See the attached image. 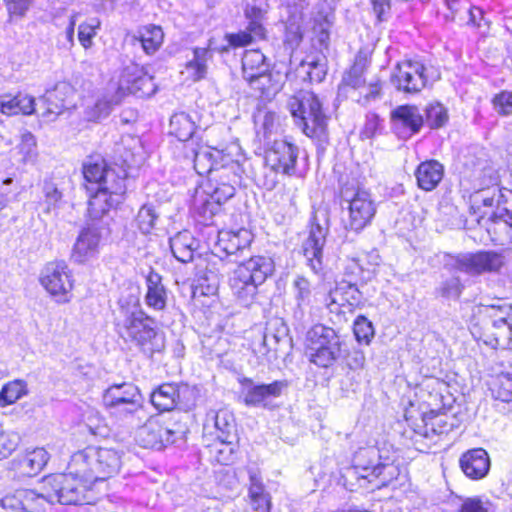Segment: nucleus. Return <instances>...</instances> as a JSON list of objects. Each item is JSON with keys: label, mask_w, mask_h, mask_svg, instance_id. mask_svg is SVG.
Listing matches in <instances>:
<instances>
[{"label": "nucleus", "mask_w": 512, "mask_h": 512, "mask_svg": "<svg viewBox=\"0 0 512 512\" xmlns=\"http://www.w3.org/2000/svg\"><path fill=\"white\" fill-rule=\"evenodd\" d=\"M234 440L231 439H217L208 445L210 456L219 464L228 465L234 459Z\"/></svg>", "instance_id": "obj_44"}, {"label": "nucleus", "mask_w": 512, "mask_h": 512, "mask_svg": "<svg viewBox=\"0 0 512 512\" xmlns=\"http://www.w3.org/2000/svg\"><path fill=\"white\" fill-rule=\"evenodd\" d=\"M335 286L346 299L349 313L354 312L357 307L363 304V294L351 278H343L341 281L336 282Z\"/></svg>", "instance_id": "obj_45"}, {"label": "nucleus", "mask_w": 512, "mask_h": 512, "mask_svg": "<svg viewBox=\"0 0 512 512\" xmlns=\"http://www.w3.org/2000/svg\"><path fill=\"white\" fill-rule=\"evenodd\" d=\"M110 234L107 221H89L83 227L72 247L71 260L77 264H83L96 258L100 251V244L103 238Z\"/></svg>", "instance_id": "obj_12"}, {"label": "nucleus", "mask_w": 512, "mask_h": 512, "mask_svg": "<svg viewBox=\"0 0 512 512\" xmlns=\"http://www.w3.org/2000/svg\"><path fill=\"white\" fill-rule=\"evenodd\" d=\"M170 131L169 133L175 136L179 141L184 144L195 141L193 135L196 129L194 121L185 113H175L170 118Z\"/></svg>", "instance_id": "obj_37"}, {"label": "nucleus", "mask_w": 512, "mask_h": 512, "mask_svg": "<svg viewBox=\"0 0 512 512\" xmlns=\"http://www.w3.org/2000/svg\"><path fill=\"white\" fill-rule=\"evenodd\" d=\"M210 423L216 431L217 439L236 438L235 418L228 410L210 411L207 414L205 429L209 427Z\"/></svg>", "instance_id": "obj_32"}, {"label": "nucleus", "mask_w": 512, "mask_h": 512, "mask_svg": "<svg viewBox=\"0 0 512 512\" xmlns=\"http://www.w3.org/2000/svg\"><path fill=\"white\" fill-rule=\"evenodd\" d=\"M143 402L140 390L132 383L111 385L103 394L104 405L123 418L144 414Z\"/></svg>", "instance_id": "obj_10"}, {"label": "nucleus", "mask_w": 512, "mask_h": 512, "mask_svg": "<svg viewBox=\"0 0 512 512\" xmlns=\"http://www.w3.org/2000/svg\"><path fill=\"white\" fill-rule=\"evenodd\" d=\"M299 148L286 140H275L265 150V163L276 173L292 176L296 173Z\"/></svg>", "instance_id": "obj_16"}, {"label": "nucleus", "mask_w": 512, "mask_h": 512, "mask_svg": "<svg viewBox=\"0 0 512 512\" xmlns=\"http://www.w3.org/2000/svg\"><path fill=\"white\" fill-rule=\"evenodd\" d=\"M110 112V102L105 99H98L92 106L86 107L84 117L87 121L97 122L106 118Z\"/></svg>", "instance_id": "obj_56"}, {"label": "nucleus", "mask_w": 512, "mask_h": 512, "mask_svg": "<svg viewBox=\"0 0 512 512\" xmlns=\"http://www.w3.org/2000/svg\"><path fill=\"white\" fill-rule=\"evenodd\" d=\"M212 57L208 48L196 47L193 49V58L186 63V70L193 81H199L206 77L207 61Z\"/></svg>", "instance_id": "obj_39"}, {"label": "nucleus", "mask_w": 512, "mask_h": 512, "mask_svg": "<svg viewBox=\"0 0 512 512\" xmlns=\"http://www.w3.org/2000/svg\"><path fill=\"white\" fill-rule=\"evenodd\" d=\"M270 68L265 55L260 50H247L242 57L243 77L253 80L256 76L268 72Z\"/></svg>", "instance_id": "obj_36"}, {"label": "nucleus", "mask_w": 512, "mask_h": 512, "mask_svg": "<svg viewBox=\"0 0 512 512\" xmlns=\"http://www.w3.org/2000/svg\"><path fill=\"white\" fill-rule=\"evenodd\" d=\"M0 512H44V499L34 490L18 489L0 500Z\"/></svg>", "instance_id": "obj_20"}, {"label": "nucleus", "mask_w": 512, "mask_h": 512, "mask_svg": "<svg viewBox=\"0 0 512 512\" xmlns=\"http://www.w3.org/2000/svg\"><path fill=\"white\" fill-rule=\"evenodd\" d=\"M329 233V220L323 217L322 221L314 215L310 221L307 238L302 242L301 253L306 266L318 276L324 275V246Z\"/></svg>", "instance_id": "obj_11"}, {"label": "nucleus", "mask_w": 512, "mask_h": 512, "mask_svg": "<svg viewBox=\"0 0 512 512\" xmlns=\"http://www.w3.org/2000/svg\"><path fill=\"white\" fill-rule=\"evenodd\" d=\"M145 282L147 287L145 304L156 311L164 310L167 306L168 290L162 283L161 275L150 268Z\"/></svg>", "instance_id": "obj_27"}, {"label": "nucleus", "mask_w": 512, "mask_h": 512, "mask_svg": "<svg viewBox=\"0 0 512 512\" xmlns=\"http://www.w3.org/2000/svg\"><path fill=\"white\" fill-rule=\"evenodd\" d=\"M281 75L277 73H273L268 70V72H264L259 76L253 78V80H247L251 86V88L260 91L262 96H269L271 94L276 93L281 85H280Z\"/></svg>", "instance_id": "obj_43"}, {"label": "nucleus", "mask_w": 512, "mask_h": 512, "mask_svg": "<svg viewBox=\"0 0 512 512\" xmlns=\"http://www.w3.org/2000/svg\"><path fill=\"white\" fill-rule=\"evenodd\" d=\"M494 110L500 116H509L512 114V92L501 91L492 98Z\"/></svg>", "instance_id": "obj_60"}, {"label": "nucleus", "mask_w": 512, "mask_h": 512, "mask_svg": "<svg viewBox=\"0 0 512 512\" xmlns=\"http://www.w3.org/2000/svg\"><path fill=\"white\" fill-rule=\"evenodd\" d=\"M92 456L97 481H104L119 471L121 455L117 450L92 446Z\"/></svg>", "instance_id": "obj_24"}, {"label": "nucleus", "mask_w": 512, "mask_h": 512, "mask_svg": "<svg viewBox=\"0 0 512 512\" xmlns=\"http://www.w3.org/2000/svg\"><path fill=\"white\" fill-rule=\"evenodd\" d=\"M108 184L88 192V215L91 222L105 221L103 217L123 199L126 192L125 176L111 173Z\"/></svg>", "instance_id": "obj_9"}, {"label": "nucleus", "mask_w": 512, "mask_h": 512, "mask_svg": "<svg viewBox=\"0 0 512 512\" xmlns=\"http://www.w3.org/2000/svg\"><path fill=\"white\" fill-rule=\"evenodd\" d=\"M120 316L117 327L120 335L130 340L147 357H152L155 352H161L165 347L162 333L154 327V320L142 310L138 299L120 304Z\"/></svg>", "instance_id": "obj_2"}, {"label": "nucleus", "mask_w": 512, "mask_h": 512, "mask_svg": "<svg viewBox=\"0 0 512 512\" xmlns=\"http://www.w3.org/2000/svg\"><path fill=\"white\" fill-rule=\"evenodd\" d=\"M252 240V233L244 228L219 231L213 252L221 262L227 258L237 264L229 278V286L237 302L244 307L255 302L259 286L272 276L275 269L271 257L255 255L246 258Z\"/></svg>", "instance_id": "obj_1"}, {"label": "nucleus", "mask_w": 512, "mask_h": 512, "mask_svg": "<svg viewBox=\"0 0 512 512\" xmlns=\"http://www.w3.org/2000/svg\"><path fill=\"white\" fill-rule=\"evenodd\" d=\"M266 0H248L244 14L248 20L247 29L254 33L259 39H264L266 29L263 26V19L266 13Z\"/></svg>", "instance_id": "obj_34"}, {"label": "nucleus", "mask_w": 512, "mask_h": 512, "mask_svg": "<svg viewBox=\"0 0 512 512\" xmlns=\"http://www.w3.org/2000/svg\"><path fill=\"white\" fill-rule=\"evenodd\" d=\"M48 460V452L44 448H36L27 452L21 459L19 462V470L25 476H36L42 471Z\"/></svg>", "instance_id": "obj_38"}, {"label": "nucleus", "mask_w": 512, "mask_h": 512, "mask_svg": "<svg viewBox=\"0 0 512 512\" xmlns=\"http://www.w3.org/2000/svg\"><path fill=\"white\" fill-rule=\"evenodd\" d=\"M354 335L359 343L369 344L374 337V327L371 321L360 315L354 321Z\"/></svg>", "instance_id": "obj_54"}, {"label": "nucleus", "mask_w": 512, "mask_h": 512, "mask_svg": "<svg viewBox=\"0 0 512 512\" xmlns=\"http://www.w3.org/2000/svg\"><path fill=\"white\" fill-rule=\"evenodd\" d=\"M325 306L331 314L341 316L348 312V304L346 299L340 293L339 289L335 286L332 288L325 297Z\"/></svg>", "instance_id": "obj_50"}, {"label": "nucleus", "mask_w": 512, "mask_h": 512, "mask_svg": "<svg viewBox=\"0 0 512 512\" xmlns=\"http://www.w3.org/2000/svg\"><path fill=\"white\" fill-rule=\"evenodd\" d=\"M433 67H426L417 60L405 59L396 64L391 74L394 87L406 94L419 93L430 81L439 79Z\"/></svg>", "instance_id": "obj_8"}, {"label": "nucleus", "mask_w": 512, "mask_h": 512, "mask_svg": "<svg viewBox=\"0 0 512 512\" xmlns=\"http://www.w3.org/2000/svg\"><path fill=\"white\" fill-rule=\"evenodd\" d=\"M83 176L86 181L87 192H92L94 188L109 186L108 177L111 173L121 174L126 177L123 170L117 171L107 165L105 159L100 155H92L87 157L82 167Z\"/></svg>", "instance_id": "obj_21"}, {"label": "nucleus", "mask_w": 512, "mask_h": 512, "mask_svg": "<svg viewBox=\"0 0 512 512\" xmlns=\"http://www.w3.org/2000/svg\"><path fill=\"white\" fill-rule=\"evenodd\" d=\"M92 457V446H89L74 453L67 466V471L71 473V475L77 477L89 487L97 482L95 469H93L95 463Z\"/></svg>", "instance_id": "obj_25"}, {"label": "nucleus", "mask_w": 512, "mask_h": 512, "mask_svg": "<svg viewBox=\"0 0 512 512\" xmlns=\"http://www.w3.org/2000/svg\"><path fill=\"white\" fill-rule=\"evenodd\" d=\"M346 200L349 202L346 227L360 232L371 223L376 213V204L370 193L364 190H357L351 198Z\"/></svg>", "instance_id": "obj_19"}, {"label": "nucleus", "mask_w": 512, "mask_h": 512, "mask_svg": "<svg viewBox=\"0 0 512 512\" xmlns=\"http://www.w3.org/2000/svg\"><path fill=\"white\" fill-rule=\"evenodd\" d=\"M184 157L193 163L199 175H207L209 180L211 176L226 172L227 169H240L238 161L229 153L196 141L184 144Z\"/></svg>", "instance_id": "obj_6"}, {"label": "nucleus", "mask_w": 512, "mask_h": 512, "mask_svg": "<svg viewBox=\"0 0 512 512\" xmlns=\"http://www.w3.org/2000/svg\"><path fill=\"white\" fill-rule=\"evenodd\" d=\"M277 116L274 112L268 110H259L254 115V123L257 130L261 129L266 136L272 133L276 126Z\"/></svg>", "instance_id": "obj_58"}, {"label": "nucleus", "mask_w": 512, "mask_h": 512, "mask_svg": "<svg viewBox=\"0 0 512 512\" xmlns=\"http://www.w3.org/2000/svg\"><path fill=\"white\" fill-rule=\"evenodd\" d=\"M287 107L295 124L306 136L320 141L326 139L328 117L315 93L300 90L289 98Z\"/></svg>", "instance_id": "obj_3"}, {"label": "nucleus", "mask_w": 512, "mask_h": 512, "mask_svg": "<svg viewBox=\"0 0 512 512\" xmlns=\"http://www.w3.org/2000/svg\"><path fill=\"white\" fill-rule=\"evenodd\" d=\"M199 241L188 230H183L170 238V249L173 256L182 263L193 260Z\"/></svg>", "instance_id": "obj_30"}, {"label": "nucleus", "mask_w": 512, "mask_h": 512, "mask_svg": "<svg viewBox=\"0 0 512 512\" xmlns=\"http://www.w3.org/2000/svg\"><path fill=\"white\" fill-rule=\"evenodd\" d=\"M41 194L37 202V209L46 215L56 214L63 202V193L57 184L51 180H45L42 185Z\"/></svg>", "instance_id": "obj_33"}, {"label": "nucleus", "mask_w": 512, "mask_h": 512, "mask_svg": "<svg viewBox=\"0 0 512 512\" xmlns=\"http://www.w3.org/2000/svg\"><path fill=\"white\" fill-rule=\"evenodd\" d=\"M310 342V361L321 368H329L346 352V343L338 333L322 324L313 326L307 333Z\"/></svg>", "instance_id": "obj_5"}, {"label": "nucleus", "mask_w": 512, "mask_h": 512, "mask_svg": "<svg viewBox=\"0 0 512 512\" xmlns=\"http://www.w3.org/2000/svg\"><path fill=\"white\" fill-rule=\"evenodd\" d=\"M390 124L399 139L407 140L420 132L424 117L415 105H399L390 112Z\"/></svg>", "instance_id": "obj_17"}, {"label": "nucleus", "mask_w": 512, "mask_h": 512, "mask_svg": "<svg viewBox=\"0 0 512 512\" xmlns=\"http://www.w3.org/2000/svg\"><path fill=\"white\" fill-rule=\"evenodd\" d=\"M463 285L459 277L453 276L440 283L435 293L444 299H458L462 293Z\"/></svg>", "instance_id": "obj_49"}, {"label": "nucleus", "mask_w": 512, "mask_h": 512, "mask_svg": "<svg viewBox=\"0 0 512 512\" xmlns=\"http://www.w3.org/2000/svg\"><path fill=\"white\" fill-rule=\"evenodd\" d=\"M243 403L249 407L272 408V401L282 395L289 386L287 380H275L269 384L256 383L253 379H238Z\"/></svg>", "instance_id": "obj_13"}, {"label": "nucleus", "mask_w": 512, "mask_h": 512, "mask_svg": "<svg viewBox=\"0 0 512 512\" xmlns=\"http://www.w3.org/2000/svg\"><path fill=\"white\" fill-rule=\"evenodd\" d=\"M72 90L66 82H59L53 89L47 90L41 99L45 108L43 115H60L66 107V100L72 94Z\"/></svg>", "instance_id": "obj_29"}, {"label": "nucleus", "mask_w": 512, "mask_h": 512, "mask_svg": "<svg viewBox=\"0 0 512 512\" xmlns=\"http://www.w3.org/2000/svg\"><path fill=\"white\" fill-rule=\"evenodd\" d=\"M138 75H141V67L135 64L126 66L123 69L119 80L120 89L127 91L129 93V87L135 84Z\"/></svg>", "instance_id": "obj_64"}, {"label": "nucleus", "mask_w": 512, "mask_h": 512, "mask_svg": "<svg viewBox=\"0 0 512 512\" xmlns=\"http://www.w3.org/2000/svg\"><path fill=\"white\" fill-rule=\"evenodd\" d=\"M489 220L496 226L494 229H499L506 232L510 242H512V212L504 207H497Z\"/></svg>", "instance_id": "obj_51"}, {"label": "nucleus", "mask_w": 512, "mask_h": 512, "mask_svg": "<svg viewBox=\"0 0 512 512\" xmlns=\"http://www.w3.org/2000/svg\"><path fill=\"white\" fill-rule=\"evenodd\" d=\"M459 465L463 473L472 480L484 478L490 470V458L483 448H473L464 452Z\"/></svg>", "instance_id": "obj_23"}, {"label": "nucleus", "mask_w": 512, "mask_h": 512, "mask_svg": "<svg viewBox=\"0 0 512 512\" xmlns=\"http://www.w3.org/2000/svg\"><path fill=\"white\" fill-rule=\"evenodd\" d=\"M27 383L24 380H13L6 383L0 391V406L14 404L24 395H27Z\"/></svg>", "instance_id": "obj_46"}, {"label": "nucleus", "mask_w": 512, "mask_h": 512, "mask_svg": "<svg viewBox=\"0 0 512 512\" xmlns=\"http://www.w3.org/2000/svg\"><path fill=\"white\" fill-rule=\"evenodd\" d=\"M220 210V206L207 193L196 192L191 211L199 223L208 225Z\"/></svg>", "instance_id": "obj_35"}, {"label": "nucleus", "mask_w": 512, "mask_h": 512, "mask_svg": "<svg viewBox=\"0 0 512 512\" xmlns=\"http://www.w3.org/2000/svg\"><path fill=\"white\" fill-rule=\"evenodd\" d=\"M164 33L160 26L153 24L143 26L139 30V37L135 38L141 44L144 52L148 55L154 54L161 46Z\"/></svg>", "instance_id": "obj_41"}, {"label": "nucleus", "mask_w": 512, "mask_h": 512, "mask_svg": "<svg viewBox=\"0 0 512 512\" xmlns=\"http://www.w3.org/2000/svg\"><path fill=\"white\" fill-rule=\"evenodd\" d=\"M424 112V123H426L430 129L441 128L448 122V111L439 102L428 104Z\"/></svg>", "instance_id": "obj_47"}, {"label": "nucleus", "mask_w": 512, "mask_h": 512, "mask_svg": "<svg viewBox=\"0 0 512 512\" xmlns=\"http://www.w3.org/2000/svg\"><path fill=\"white\" fill-rule=\"evenodd\" d=\"M156 87L153 77L148 75L141 68V75H138L137 81L129 87V93L138 97H148L155 93Z\"/></svg>", "instance_id": "obj_53"}, {"label": "nucleus", "mask_w": 512, "mask_h": 512, "mask_svg": "<svg viewBox=\"0 0 512 512\" xmlns=\"http://www.w3.org/2000/svg\"><path fill=\"white\" fill-rule=\"evenodd\" d=\"M302 16L300 13L291 15L286 20V37L288 41L299 42L302 39Z\"/></svg>", "instance_id": "obj_62"}, {"label": "nucleus", "mask_w": 512, "mask_h": 512, "mask_svg": "<svg viewBox=\"0 0 512 512\" xmlns=\"http://www.w3.org/2000/svg\"><path fill=\"white\" fill-rule=\"evenodd\" d=\"M101 22L98 18H91L78 27V39L80 44L88 49L93 45V38L96 36L97 30L100 28Z\"/></svg>", "instance_id": "obj_52"}, {"label": "nucleus", "mask_w": 512, "mask_h": 512, "mask_svg": "<svg viewBox=\"0 0 512 512\" xmlns=\"http://www.w3.org/2000/svg\"><path fill=\"white\" fill-rule=\"evenodd\" d=\"M90 487L68 471L44 478L45 493L38 494L46 503L58 502L63 505H79L85 502Z\"/></svg>", "instance_id": "obj_7"}, {"label": "nucleus", "mask_w": 512, "mask_h": 512, "mask_svg": "<svg viewBox=\"0 0 512 512\" xmlns=\"http://www.w3.org/2000/svg\"><path fill=\"white\" fill-rule=\"evenodd\" d=\"M183 433L182 430L164 427L157 420L150 418L137 430L136 441L144 448L160 450L175 443Z\"/></svg>", "instance_id": "obj_18"}, {"label": "nucleus", "mask_w": 512, "mask_h": 512, "mask_svg": "<svg viewBox=\"0 0 512 512\" xmlns=\"http://www.w3.org/2000/svg\"><path fill=\"white\" fill-rule=\"evenodd\" d=\"M364 72L365 60H356L351 68L344 73L341 85L343 87H351L353 89L362 87L365 83Z\"/></svg>", "instance_id": "obj_48"}, {"label": "nucleus", "mask_w": 512, "mask_h": 512, "mask_svg": "<svg viewBox=\"0 0 512 512\" xmlns=\"http://www.w3.org/2000/svg\"><path fill=\"white\" fill-rule=\"evenodd\" d=\"M40 283L60 303L70 300L73 288L71 270L64 260L49 262L42 269Z\"/></svg>", "instance_id": "obj_14"}, {"label": "nucleus", "mask_w": 512, "mask_h": 512, "mask_svg": "<svg viewBox=\"0 0 512 512\" xmlns=\"http://www.w3.org/2000/svg\"><path fill=\"white\" fill-rule=\"evenodd\" d=\"M240 169H227L226 172L215 174L209 180L213 184L211 193H207L216 203L221 206L235 194V185L239 182Z\"/></svg>", "instance_id": "obj_26"}, {"label": "nucleus", "mask_w": 512, "mask_h": 512, "mask_svg": "<svg viewBox=\"0 0 512 512\" xmlns=\"http://www.w3.org/2000/svg\"><path fill=\"white\" fill-rule=\"evenodd\" d=\"M158 214L151 205H143L136 216V223L142 233L146 234L154 227Z\"/></svg>", "instance_id": "obj_55"}, {"label": "nucleus", "mask_w": 512, "mask_h": 512, "mask_svg": "<svg viewBox=\"0 0 512 512\" xmlns=\"http://www.w3.org/2000/svg\"><path fill=\"white\" fill-rule=\"evenodd\" d=\"M444 166L437 160H426L421 162L416 171L417 185L424 191L434 190L442 181Z\"/></svg>", "instance_id": "obj_28"}, {"label": "nucleus", "mask_w": 512, "mask_h": 512, "mask_svg": "<svg viewBox=\"0 0 512 512\" xmlns=\"http://www.w3.org/2000/svg\"><path fill=\"white\" fill-rule=\"evenodd\" d=\"M424 423L422 434L425 437L447 434L452 431L456 424L453 416L431 410L422 417Z\"/></svg>", "instance_id": "obj_31"}, {"label": "nucleus", "mask_w": 512, "mask_h": 512, "mask_svg": "<svg viewBox=\"0 0 512 512\" xmlns=\"http://www.w3.org/2000/svg\"><path fill=\"white\" fill-rule=\"evenodd\" d=\"M293 292L296 302L310 304L311 284L304 276H297L293 281Z\"/></svg>", "instance_id": "obj_59"}, {"label": "nucleus", "mask_w": 512, "mask_h": 512, "mask_svg": "<svg viewBox=\"0 0 512 512\" xmlns=\"http://www.w3.org/2000/svg\"><path fill=\"white\" fill-rule=\"evenodd\" d=\"M483 342L494 349H512V317L493 319L482 334Z\"/></svg>", "instance_id": "obj_22"}, {"label": "nucleus", "mask_w": 512, "mask_h": 512, "mask_svg": "<svg viewBox=\"0 0 512 512\" xmlns=\"http://www.w3.org/2000/svg\"><path fill=\"white\" fill-rule=\"evenodd\" d=\"M376 447L359 449L353 457V465L346 469L343 478L353 485L352 480H367L372 482L379 479L378 488L388 485L396 474V467L388 462H382Z\"/></svg>", "instance_id": "obj_4"}, {"label": "nucleus", "mask_w": 512, "mask_h": 512, "mask_svg": "<svg viewBox=\"0 0 512 512\" xmlns=\"http://www.w3.org/2000/svg\"><path fill=\"white\" fill-rule=\"evenodd\" d=\"M175 383H164L150 396L152 405L160 412L176 409Z\"/></svg>", "instance_id": "obj_40"}, {"label": "nucleus", "mask_w": 512, "mask_h": 512, "mask_svg": "<svg viewBox=\"0 0 512 512\" xmlns=\"http://www.w3.org/2000/svg\"><path fill=\"white\" fill-rule=\"evenodd\" d=\"M342 357H344L347 367L351 370L363 369L365 366V354L358 348H352L351 350L346 348V352H344Z\"/></svg>", "instance_id": "obj_63"}, {"label": "nucleus", "mask_w": 512, "mask_h": 512, "mask_svg": "<svg viewBox=\"0 0 512 512\" xmlns=\"http://www.w3.org/2000/svg\"><path fill=\"white\" fill-rule=\"evenodd\" d=\"M452 259L454 269L469 275L497 272L504 264V256L495 251L460 253Z\"/></svg>", "instance_id": "obj_15"}, {"label": "nucleus", "mask_w": 512, "mask_h": 512, "mask_svg": "<svg viewBox=\"0 0 512 512\" xmlns=\"http://www.w3.org/2000/svg\"><path fill=\"white\" fill-rule=\"evenodd\" d=\"M176 408L182 411H190L197 405L200 390L196 386L187 383H175Z\"/></svg>", "instance_id": "obj_42"}, {"label": "nucleus", "mask_w": 512, "mask_h": 512, "mask_svg": "<svg viewBox=\"0 0 512 512\" xmlns=\"http://www.w3.org/2000/svg\"><path fill=\"white\" fill-rule=\"evenodd\" d=\"M383 120L376 113H368L365 117V123L360 131L361 139H372L383 130Z\"/></svg>", "instance_id": "obj_57"}, {"label": "nucleus", "mask_w": 512, "mask_h": 512, "mask_svg": "<svg viewBox=\"0 0 512 512\" xmlns=\"http://www.w3.org/2000/svg\"><path fill=\"white\" fill-rule=\"evenodd\" d=\"M382 98V83L380 81L371 82L365 89L364 92L360 93L358 103L363 106L370 105Z\"/></svg>", "instance_id": "obj_61"}]
</instances>
